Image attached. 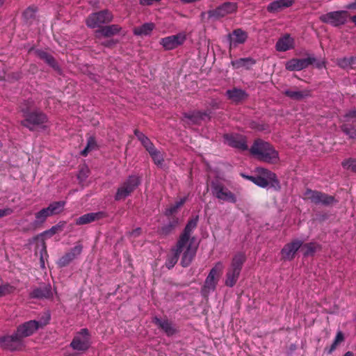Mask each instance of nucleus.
<instances>
[{"instance_id":"obj_18","label":"nucleus","mask_w":356,"mask_h":356,"mask_svg":"<svg viewBox=\"0 0 356 356\" xmlns=\"http://www.w3.org/2000/svg\"><path fill=\"white\" fill-rule=\"evenodd\" d=\"M225 143L230 147L241 151L249 150L247 138L243 135L227 134L224 135Z\"/></svg>"},{"instance_id":"obj_19","label":"nucleus","mask_w":356,"mask_h":356,"mask_svg":"<svg viewBox=\"0 0 356 356\" xmlns=\"http://www.w3.org/2000/svg\"><path fill=\"white\" fill-rule=\"evenodd\" d=\"M316 58L313 56L306 58H292L285 64V67L289 71H300L314 64Z\"/></svg>"},{"instance_id":"obj_45","label":"nucleus","mask_w":356,"mask_h":356,"mask_svg":"<svg viewBox=\"0 0 356 356\" xmlns=\"http://www.w3.org/2000/svg\"><path fill=\"white\" fill-rule=\"evenodd\" d=\"M149 155L156 165L161 164L164 161L163 154L158 149L151 153Z\"/></svg>"},{"instance_id":"obj_64","label":"nucleus","mask_w":356,"mask_h":356,"mask_svg":"<svg viewBox=\"0 0 356 356\" xmlns=\"http://www.w3.org/2000/svg\"><path fill=\"white\" fill-rule=\"evenodd\" d=\"M5 1H6V0H0V8H1L3 6Z\"/></svg>"},{"instance_id":"obj_15","label":"nucleus","mask_w":356,"mask_h":356,"mask_svg":"<svg viewBox=\"0 0 356 356\" xmlns=\"http://www.w3.org/2000/svg\"><path fill=\"white\" fill-rule=\"evenodd\" d=\"M70 346L74 350H86L90 346V334L87 328H83L72 339Z\"/></svg>"},{"instance_id":"obj_34","label":"nucleus","mask_w":356,"mask_h":356,"mask_svg":"<svg viewBox=\"0 0 356 356\" xmlns=\"http://www.w3.org/2000/svg\"><path fill=\"white\" fill-rule=\"evenodd\" d=\"M345 337L344 334L339 330L334 337L332 343L329 347L325 348V353L327 355L332 354L337 348H338L342 343L344 342Z\"/></svg>"},{"instance_id":"obj_16","label":"nucleus","mask_w":356,"mask_h":356,"mask_svg":"<svg viewBox=\"0 0 356 356\" xmlns=\"http://www.w3.org/2000/svg\"><path fill=\"white\" fill-rule=\"evenodd\" d=\"M210 113L200 111H192L183 113L182 121L188 125H200L206 118L210 119Z\"/></svg>"},{"instance_id":"obj_7","label":"nucleus","mask_w":356,"mask_h":356,"mask_svg":"<svg viewBox=\"0 0 356 356\" xmlns=\"http://www.w3.org/2000/svg\"><path fill=\"white\" fill-rule=\"evenodd\" d=\"M304 199L314 204H321L325 207H331L338 202L334 196L310 188H307L304 193Z\"/></svg>"},{"instance_id":"obj_52","label":"nucleus","mask_w":356,"mask_h":356,"mask_svg":"<svg viewBox=\"0 0 356 356\" xmlns=\"http://www.w3.org/2000/svg\"><path fill=\"white\" fill-rule=\"evenodd\" d=\"M116 44V41L111 39V40H106L104 42H101V44L106 47H113L115 44Z\"/></svg>"},{"instance_id":"obj_6","label":"nucleus","mask_w":356,"mask_h":356,"mask_svg":"<svg viewBox=\"0 0 356 356\" xmlns=\"http://www.w3.org/2000/svg\"><path fill=\"white\" fill-rule=\"evenodd\" d=\"M65 207V202L57 201L51 203L47 207L43 208L35 213V220L33 225L37 227L43 224L48 217L61 213Z\"/></svg>"},{"instance_id":"obj_8","label":"nucleus","mask_w":356,"mask_h":356,"mask_svg":"<svg viewBox=\"0 0 356 356\" xmlns=\"http://www.w3.org/2000/svg\"><path fill=\"white\" fill-rule=\"evenodd\" d=\"M141 181V177L138 175H133L129 176V177L118 188L115 195V200L116 201L124 200L127 197L130 195L139 185H140Z\"/></svg>"},{"instance_id":"obj_47","label":"nucleus","mask_w":356,"mask_h":356,"mask_svg":"<svg viewBox=\"0 0 356 356\" xmlns=\"http://www.w3.org/2000/svg\"><path fill=\"white\" fill-rule=\"evenodd\" d=\"M62 230V227L59 225H54L51 227L49 229L45 231L44 234L49 236V237L54 236L56 233L60 232Z\"/></svg>"},{"instance_id":"obj_26","label":"nucleus","mask_w":356,"mask_h":356,"mask_svg":"<svg viewBox=\"0 0 356 356\" xmlns=\"http://www.w3.org/2000/svg\"><path fill=\"white\" fill-rule=\"evenodd\" d=\"M121 26L118 24L104 26L96 31L95 37L97 38H100V36L104 38H110L117 35L121 31Z\"/></svg>"},{"instance_id":"obj_4","label":"nucleus","mask_w":356,"mask_h":356,"mask_svg":"<svg viewBox=\"0 0 356 356\" xmlns=\"http://www.w3.org/2000/svg\"><path fill=\"white\" fill-rule=\"evenodd\" d=\"M50 320V315L48 314L45 317H42L40 321L31 320L17 326L15 332L17 335L24 341V339L33 335L40 328L44 327L47 325Z\"/></svg>"},{"instance_id":"obj_56","label":"nucleus","mask_w":356,"mask_h":356,"mask_svg":"<svg viewBox=\"0 0 356 356\" xmlns=\"http://www.w3.org/2000/svg\"><path fill=\"white\" fill-rule=\"evenodd\" d=\"M345 8L346 9H349V10H356V0H355L352 3H350L348 4H347Z\"/></svg>"},{"instance_id":"obj_42","label":"nucleus","mask_w":356,"mask_h":356,"mask_svg":"<svg viewBox=\"0 0 356 356\" xmlns=\"http://www.w3.org/2000/svg\"><path fill=\"white\" fill-rule=\"evenodd\" d=\"M217 284L216 278L213 277L212 275H209L207 277L204 287V289H207L208 290H214L216 289Z\"/></svg>"},{"instance_id":"obj_44","label":"nucleus","mask_w":356,"mask_h":356,"mask_svg":"<svg viewBox=\"0 0 356 356\" xmlns=\"http://www.w3.org/2000/svg\"><path fill=\"white\" fill-rule=\"evenodd\" d=\"M341 165L343 168L351 170L356 173V159L351 158L346 159L342 162Z\"/></svg>"},{"instance_id":"obj_11","label":"nucleus","mask_w":356,"mask_h":356,"mask_svg":"<svg viewBox=\"0 0 356 356\" xmlns=\"http://www.w3.org/2000/svg\"><path fill=\"white\" fill-rule=\"evenodd\" d=\"M238 5L235 2L226 1L216 8L209 10L207 12L209 19H220L227 15L235 13L237 11Z\"/></svg>"},{"instance_id":"obj_30","label":"nucleus","mask_w":356,"mask_h":356,"mask_svg":"<svg viewBox=\"0 0 356 356\" xmlns=\"http://www.w3.org/2000/svg\"><path fill=\"white\" fill-rule=\"evenodd\" d=\"M293 47L294 40L288 34L280 38L275 44L276 50L278 51H286Z\"/></svg>"},{"instance_id":"obj_3","label":"nucleus","mask_w":356,"mask_h":356,"mask_svg":"<svg viewBox=\"0 0 356 356\" xmlns=\"http://www.w3.org/2000/svg\"><path fill=\"white\" fill-rule=\"evenodd\" d=\"M21 111L24 120L21 121V125L34 131L36 127L43 126L48 120L47 116L39 110L31 111L29 106L22 107Z\"/></svg>"},{"instance_id":"obj_54","label":"nucleus","mask_w":356,"mask_h":356,"mask_svg":"<svg viewBox=\"0 0 356 356\" xmlns=\"http://www.w3.org/2000/svg\"><path fill=\"white\" fill-rule=\"evenodd\" d=\"M350 67L356 68V56H351L349 58Z\"/></svg>"},{"instance_id":"obj_49","label":"nucleus","mask_w":356,"mask_h":356,"mask_svg":"<svg viewBox=\"0 0 356 356\" xmlns=\"http://www.w3.org/2000/svg\"><path fill=\"white\" fill-rule=\"evenodd\" d=\"M345 118L348 120L349 119H355L356 121V108L351 109L346 113V114L343 115Z\"/></svg>"},{"instance_id":"obj_50","label":"nucleus","mask_w":356,"mask_h":356,"mask_svg":"<svg viewBox=\"0 0 356 356\" xmlns=\"http://www.w3.org/2000/svg\"><path fill=\"white\" fill-rule=\"evenodd\" d=\"M161 0H140L139 3L143 6H151L154 3H157Z\"/></svg>"},{"instance_id":"obj_5","label":"nucleus","mask_w":356,"mask_h":356,"mask_svg":"<svg viewBox=\"0 0 356 356\" xmlns=\"http://www.w3.org/2000/svg\"><path fill=\"white\" fill-rule=\"evenodd\" d=\"M245 260V255L242 252H238L234 256L231 266L226 273L225 284L227 286L233 287L236 284Z\"/></svg>"},{"instance_id":"obj_24","label":"nucleus","mask_w":356,"mask_h":356,"mask_svg":"<svg viewBox=\"0 0 356 356\" xmlns=\"http://www.w3.org/2000/svg\"><path fill=\"white\" fill-rule=\"evenodd\" d=\"M282 93L287 97L295 100L302 101L312 95V90L305 89L302 90H298L296 87L285 90Z\"/></svg>"},{"instance_id":"obj_39","label":"nucleus","mask_w":356,"mask_h":356,"mask_svg":"<svg viewBox=\"0 0 356 356\" xmlns=\"http://www.w3.org/2000/svg\"><path fill=\"white\" fill-rule=\"evenodd\" d=\"M341 130L350 139H356V126L343 123L340 126Z\"/></svg>"},{"instance_id":"obj_59","label":"nucleus","mask_w":356,"mask_h":356,"mask_svg":"<svg viewBox=\"0 0 356 356\" xmlns=\"http://www.w3.org/2000/svg\"><path fill=\"white\" fill-rule=\"evenodd\" d=\"M141 233V229L140 227L138 228H136L135 229H134L131 232V234L134 236H138Z\"/></svg>"},{"instance_id":"obj_10","label":"nucleus","mask_w":356,"mask_h":356,"mask_svg":"<svg viewBox=\"0 0 356 356\" xmlns=\"http://www.w3.org/2000/svg\"><path fill=\"white\" fill-rule=\"evenodd\" d=\"M113 15L111 11L107 9L90 14L86 19V24L87 26L91 29L104 26L103 24H108L113 21Z\"/></svg>"},{"instance_id":"obj_57","label":"nucleus","mask_w":356,"mask_h":356,"mask_svg":"<svg viewBox=\"0 0 356 356\" xmlns=\"http://www.w3.org/2000/svg\"><path fill=\"white\" fill-rule=\"evenodd\" d=\"M314 63H315V66L318 69H322L325 67V63L324 61H315Z\"/></svg>"},{"instance_id":"obj_23","label":"nucleus","mask_w":356,"mask_h":356,"mask_svg":"<svg viewBox=\"0 0 356 356\" xmlns=\"http://www.w3.org/2000/svg\"><path fill=\"white\" fill-rule=\"evenodd\" d=\"M107 216L104 211H98L95 213H88L81 216L75 220L76 225H83L90 222L99 220Z\"/></svg>"},{"instance_id":"obj_58","label":"nucleus","mask_w":356,"mask_h":356,"mask_svg":"<svg viewBox=\"0 0 356 356\" xmlns=\"http://www.w3.org/2000/svg\"><path fill=\"white\" fill-rule=\"evenodd\" d=\"M143 145V146L145 148L149 144H150L152 142L151 140L149 139V138H147V136L143 138L142 140V141L140 142Z\"/></svg>"},{"instance_id":"obj_55","label":"nucleus","mask_w":356,"mask_h":356,"mask_svg":"<svg viewBox=\"0 0 356 356\" xmlns=\"http://www.w3.org/2000/svg\"><path fill=\"white\" fill-rule=\"evenodd\" d=\"M241 177H243V178L253 182L254 184V181H255V176H252V175H247L244 173H241Z\"/></svg>"},{"instance_id":"obj_35","label":"nucleus","mask_w":356,"mask_h":356,"mask_svg":"<svg viewBox=\"0 0 356 356\" xmlns=\"http://www.w3.org/2000/svg\"><path fill=\"white\" fill-rule=\"evenodd\" d=\"M256 63L255 60L250 57L241 58L232 61V65L234 68L238 69L241 67H245L250 69L252 65Z\"/></svg>"},{"instance_id":"obj_17","label":"nucleus","mask_w":356,"mask_h":356,"mask_svg":"<svg viewBox=\"0 0 356 356\" xmlns=\"http://www.w3.org/2000/svg\"><path fill=\"white\" fill-rule=\"evenodd\" d=\"M186 40L184 33H179L176 35H170L161 39L159 43L165 50H172L184 44Z\"/></svg>"},{"instance_id":"obj_29","label":"nucleus","mask_w":356,"mask_h":356,"mask_svg":"<svg viewBox=\"0 0 356 356\" xmlns=\"http://www.w3.org/2000/svg\"><path fill=\"white\" fill-rule=\"evenodd\" d=\"M35 54L41 60H44L48 65L55 70H59V65L54 57L47 51L42 49H36Z\"/></svg>"},{"instance_id":"obj_1","label":"nucleus","mask_w":356,"mask_h":356,"mask_svg":"<svg viewBox=\"0 0 356 356\" xmlns=\"http://www.w3.org/2000/svg\"><path fill=\"white\" fill-rule=\"evenodd\" d=\"M198 218L197 216L188 220L177 240L180 244H183L187 247L180 261L181 266L184 268L189 266L196 255L197 245L193 244L194 237H192L191 235L197 227Z\"/></svg>"},{"instance_id":"obj_40","label":"nucleus","mask_w":356,"mask_h":356,"mask_svg":"<svg viewBox=\"0 0 356 356\" xmlns=\"http://www.w3.org/2000/svg\"><path fill=\"white\" fill-rule=\"evenodd\" d=\"M37 8L34 6H29L23 13V17L26 23L31 24L35 18V13Z\"/></svg>"},{"instance_id":"obj_9","label":"nucleus","mask_w":356,"mask_h":356,"mask_svg":"<svg viewBox=\"0 0 356 356\" xmlns=\"http://www.w3.org/2000/svg\"><path fill=\"white\" fill-rule=\"evenodd\" d=\"M254 184L261 188L271 187L280 188V182L276 175L270 170L264 168H256Z\"/></svg>"},{"instance_id":"obj_25","label":"nucleus","mask_w":356,"mask_h":356,"mask_svg":"<svg viewBox=\"0 0 356 356\" xmlns=\"http://www.w3.org/2000/svg\"><path fill=\"white\" fill-rule=\"evenodd\" d=\"M230 48L236 47L238 44H243L248 39V33L241 29H234L228 35Z\"/></svg>"},{"instance_id":"obj_37","label":"nucleus","mask_w":356,"mask_h":356,"mask_svg":"<svg viewBox=\"0 0 356 356\" xmlns=\"http://www.w3.org/2000/svg\"><path fill=\"white\" fill-rule=\"evenodd\" d=\"M154 29V24L152 22L145 23L140 26L135 27L134 33L136 35H148L152 33Z\"/></svg>"},{"instance_id":"obj_31","label":"nucleus","mask_w":356,"mask_h":356,"mask_svg":"<svg viewBox=\"0 0 356 356\" xmlns=\"http://www.w3.org/2000/svg\"><path fill=\"white\" fill-rule=\"evenodd\" d=\"M168 218V222L160 227L158 230L159 234L162 236H166L171 234L179 224V218L176 216Z\"/></svg>"},{"instance_id":"obj_43","label":"nucleus","mask_w":356,"mask_h":356,"mask_svg":"<svg viewBox=\"0 0 356 356\" xmlns=\"http://www.w3.org/2000/svg\"><path fill=\"white\" fill-rule=\"evenodd\" d=\"M223 269V265L220 261L216 264L213 268H212L209 273V275H212L216 278L220 276Z\"/></svg>"},{"instance_id":"obj_32","label":"nucleus","mask_w":356,"mask_h":356,"mask_svg":"<svg viewBox=\"0 0 356 356\" xmlns=\"http://www.w3.org/2000/svg\"><path fill=\"white\" fill-rule=\"evenodd\" d=\"M293 0H276L271 2L267 6V11L275 13L281 11L282 9L292 6Z\"/></svg>"},{"instance_id":"obj_38","label":"nucleus","mask_w":356,"mask_h":356,"mask_svg":"<svg viewBox=\"0 0 356 356\" xmlns=\"http://www.w3.org/2000/svg\"><path fill=\"white\" fill-rule=\"evenodd\" d=\"M97 143L95 138L92 136H90L87 138V145L86 147L81 152V154L83 156H86L88 153L97 148Z\"/></svg>"},{"instance_id":"obj_53","label":"nucleus","mask_w":356,"mask_h":356,"mask_svg":"<svg viewBox=\"0 0 356 356\" xmlns=\"http://www.w3.org/2000/svg\"><path fill=\"white\" fill-rule=\"evenodd\" d=\"M145 149L149 154L157 149L152 143L149 144Z\"/></svg>"},{"instance_id":"obj_27","label":"nucleus","mask_w":356,"mask_h":356,"mask_svg":"<svg viewBox=\"0 0 356 356\" xmlns=\"http://www.w3.org/2000/svg\"><path fill=\"white\" fill-rule=\"evenodd\" d=\"M52 297L51 289L49 285L37 287L29 293L32 299H48Z\"/></svg>"},{"instance_id":"obj_33","label":"nucleus","mask_w":356,"mask_h":356,"mask_svg":"<svg viewBox=\"0 0 356 356\" xmlns=\"http://www.w3.org/2000/svg\"><path fill=\"white\" fill-rule=\"evenodd\" d=\"M226 95L229 99L235 103L241 102L248 97V94L245 90L236 88L227 90Z\"/></svg>"},{"instance_id":"obj_20","label":"nucleus","mask_w":356,"mask_h":356,"mask_svg":"<svg viewBox=\"0 0 356 356\" xmlns=\"http://www.w3.org/2000/svg\"><path fill=\"white\" fill-rule=\"evenodd\" d=\"M187 247L177 241L176 245L171 249L170 252L167 255L165 265L167 268H172L177 263L180 255H183Z\"/></svg>"},{"instance_id":"obj_46","label":"nucleus","mask_w":356,"mask_h":356,"mask_svg":"<svg viewBox=\"0 0 356 356\" xmlns=\"http://www.w3.org/2000/svg\"><path fill=\"white\" fill-rule=\"evenodd\" d=\"M317 245L314 243H309L304 245L303 248L305 250L304 252L305 256L312 254L317 249Z\"/></svg>"},{"instance_id":"obj_21","label":"nucleus","mask_w":356,"mask_h":356,"mask_svg":"<svg viewBox=\"0 0 356 356\" xmlns=\"http://www.w3.org/2000/svg\"><path fill=\"white\" fill-rule=\"evenodd\" d=\"M82 250L83 245L80 243H78L74 248H71L69 252H66L58 259L57 262L58 266L60 268L67 266L81 254Z\"/></svg>"},{"instance_id":"obj_60","label":"nucleus","mask_w":356,"mask_h":356,"mask_svg":"<svg viewBox=\"0 0 356 356\" xmlns=\"http://www.w3.org/2000/svg\"><path fill=\"white\" fill-rule=\"evenodd\" d=\"M146 136L143 134L142 132L138 136V139L141 142L143 138H145Z\"/></svg>"},{"instance_id":"obj_63","label":"nucleus","mask_w":356,"mask_h":356,"mask_svg":"<svg viewBox=\"0 0 356 356\" xmlns=\"http://www.w3.org/2000/svg\"><path fill=\"white\" fill-rule=\"evenodd\" d=\"M141 132L140 131H138V129H135L134 130V134L136 137H138V136L140 134Z\"/></svg>"},{"instance_id":"obj_12","label":"nucleus","mask_w":356,"mask_h":356,"mask_svg":"<svg viewBox=\"0 0 356 356\" xmlns=\"http://www.w3.org/2000/svg\"><path fill=\"white\" fill-rule=\"evenodd\" d=\"M212 194L219 200L231 203L236 202V195L218 181H213L211 184Z\"/></svg>"},{"instance_id":"obj_14","label":"nucleus","mask_w":356,"mask_h":356,"mask_svg":"<svg viewBox=\"0 0 356 356\" xmlns=\"http://www.w3.org/2000/svg\"><path fill=\"white\" fill-rule=\"evenodd\" d=\"M24 341L14 332L12 335L0 337V348L10 351L21 350L24 348Z\"/></svg>"},{"instance_id":"obj_28","label":"nucleus","mask_w":356,"mask_h":356,"mask_svg":"<svg viewBox=\"0 0 356 356\" xmlns=\"http://www.w3.org/2000/svg\"><path fill=\"white\" fill-rule=\"evenodd\" d=\"M154 323L161 328L168 337H171L177 332L173 323L168 319H160L155 317Z\"/></svg>"},{"instance_id":"obj_48","label":"nucleus","mask_w":356,"mask_h":356,"mask_svg":"<svg viewBox=\"0 0 356 356\" xmlns=\"http://www.w3.org/2000/svg\"><path fill=\"white\" fill-rule=\"evenodd\" d=\"M337 63L341 68L346 69L350 67L349 58L344 57L341 58H338L337 60Z\"/></svg>"},{"instance_id":"obj_36","label":"nucleus","mask_w":356,"mask_h":356,"mask_svg":"<svg viewBox=\"0 0 356 356\" xmlns=\"http://www.w3.org/2000/svg\"><path fill=\"white\" fill-rule=\"evenodd\" d=\"M188 197H184L181 198L179 200L177 201L174 204L170 205L168 208H167L165 211V216L167 217L175 216L174 214L176 213L179 209H180L187 201Z\"/></svg>"},{"instance_id":"obj_22","label":"nucleus","mask_w":356,"mask_h":356,"mask_svg":"<svg viewBox=\"0 0 356 356\" xmlns=\"http://www.w3.org/2000/svg\"><path fill=\"white\" fill-rule=\"evenodd\" d=\"M302 245V242L300 240H294L292 242L286 244L282 249V259L291 261L294 257L297 251Z\"/></svg>"},{"instance_id":"obj_41","label":"nucleus","mask_w":356,"mask_h":356,"mask_svg":"<svg viewBox=\"0 0 356 356\" xmlns=\"http://www.w3.org/2000/svg\"><path fill=\"white\" fill-rule=\"evenodd\" d=\"M15 289L16 288L14 286L10 284L9 283H6L2 285L0 284V297L13 293Z\"/></svg>"},{"instance_id":"obj_51","label":"nucleus","mask_w":356,"mask_h":356,"mask_svg":"<svg viewBox=\"0 0 356 356\" xmlns=\"http://www.w3.org/2000/svg\"><path fill=\"white\" fill-rule=\"evenodd\" d=\"M13 213V210L10 208H6L0 209V218H3L10 215Z\"/></svg>"},{"instance_id":"obj_13","label":"nucleus","mask_w":356,"mask_h":356,"mask_svg":"<svg viewBox=\"0 0 356 356\" xmlns=\"http://www.w3.org/2000/svg\"><path fill=\"white\" fill-rule=\"evenodd\" d=\"M348 17V13L346 10H338L327 13L320 17V20L326 24H330L337 27L346 23Z\"/></svg>"},{"instance_id":"obj_2","label":"nucleus","mask_w":356,"mask_h":356,"mask_svg":"<svg viewBox=\"0 0 356 356\" xmlns=\"http://www.w3.org/2000/svg\"><path fill=\"white\" fill-rule=\"evenodd\" d=\"M250 154L257 160L267 163L275 164L279 160V153L270 143L261 138L254 140L249 148Z\"/></svg>"},{"instance_id":"obj_62","label":"nucleus","mask_w":356,"mask_h":356,"mask_svg":"<svg viewBox=\"0 0 356 356\" xmlns=\"http://www.w3.org/2000/svg\"><path fill=\"white\" fill-rule=\"evenodd\" d=\"M343 356H353V354L352 352L348 351L343 355Z\"/></svg>"},{"instance_id":"obj_61","label":"nucleus","mask_w":356,"mask_h":356,"mask_svg":"<svg viewBox=\"0 0 356 356\" xmlns=\"http://www.w3.org/2000/svg\"><path fill=\"white\" fill-rule=\"evenodd\" d=\"M350 20L355 24L356 26V15L350 17Z\"/></svg>"}]
</instances>
